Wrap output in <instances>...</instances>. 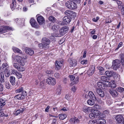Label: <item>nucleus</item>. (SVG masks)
Here are the masks:
<instances>
[{
	"label": "nucleus",
	"instance_id": "57",
	"mask_svg": "<svg viewBox=\"0 0 124 124\" xmlns=\"http://www.w3.org/2000/svg\"><path fill=\"white\" fill-rule=\"evenodd\" d=\"M16 75L18 78H21L22 77V75L21 74H20L18 72L16 74Z\"/></svg>",
	"mask_w": 124,
	"mask_h": 124
},
{
	"label": "nucleus",
	"instance_id": "33",
	"mask_svg": "<svg viewBox=\"0 0 124 124\" xmlns=\"http://www.w3.org/2000/svg\"><path fill=\"white\" fill-rule=\"evenodd\" d=\"M113 76H114L115 79H116L117 80H119L120 78L119 75L117 73L114 72L113 73Z\"/></svg>",
	"mask_w": 124,
	"mask_h": 124
},
{
	"label": "nucleus",
	"instance_id": "21",
	"mask_svg": "<svg viewBox=\"0 0 124 124\" xmlns=\"http://www.w3.org/2000/svg\"><path fill=\"white\" fill-rule=\"evenodd\" d=\"M96 90L97 93L100 97H104V93L102 90L99 88H97Z\"/></svg>",
	"mask_w": 124,
	"mask_h": 124
},
{
	"label": "nucleus",
	"instance_id": "54",
	"mask_svg": "<svg viewBox=\"0 0 124 124\" xmlns=\"http://www.w3.org/2000/svg\"><path fill=\"white\" fill-rule=\"evenodd\" d=\"M89 116V117L91 118H93L95 117V116L94 115L93 112L92 113H90Z\"/></svg>",
	"mask_w": 124,
	"mask_h": 124
},
{
	"label": "nucleus",
	"instance_id": "18",
	"mask_svg": "<svg viewBox=\"0 0 124 124\" xmlns=\"http://www.w3.org/2000/svg\"><path fill=\"white\" fill-rule=\"evenodd\" d=\"M82 110L86 113H88L91 112L92 110V108L91 107L84 106L82 107Z\"/></svg>",
	"mask_w": 124,
	"mask_h": 124
},
{
	"label": "nucleus",
	"instance_id": "46",
	"mask_svg": "<svg viewBox=\"0 0 124 124\" xmlns=\"http://www.w3.org/2000/svg\"><path fill=\"white\" fill-rule=\"evenodd\" d=\"M23 91V87H21L20 88H19L18 89L16 90L15 92L16 93H20L21 92H22Z\"/></svg>",
	"mask_w": 124,
	"mask_h": 124
},
{
	"label": "nucleus",
	"instance_id": "15",
	"mask_svg": "<svg viewBox=\"0 0 124 124\" xmlns=\"http://www.w3.org/2000/svg\"><path fill=\"white\" fill-rule=\"evenodd\" d=\"M12 28L8 26H5L0 28V33H4L7 30H9L12 29Z\"/></svg>",
	"mask_w": 124,
	"mask_h": 124
},
{
	"label": "nucleus",
	"instance_id": "51",
	"mask_svg": "<svg viewBox=\"0 0 124 124\" xmlns=\"http://www.w3.org/2000/svg\"><path fill=\"white\" fill-rule=\"evenodd\" d=\"M4 109H1L0 110V116L2 117L4 115V114L3 112H4Z\"/></svg>",
	"mask_w": 124,
	"mask_h": 124
},
{
	"label": "nucleus",
	"instance_id": "3",
	"mask_svg": "<svg viewBox=\"0 0 124 124\" xmlns=\"http://www.w3.org/2000/svg\"><path fill=\"white\" fill-rule=\"evenodd\" d=\"M16 58L17 62L20 64L22 66H24L26 62V58L17 56H16Z\"/></svg>",
	"mask_w": 124,
	"mask_h": 124
},
{
	"label": "nucleus",
	"instance_id": "17",
	"mask_svg": "<svg viewBox=\"0 0 124 124\" xmlns=\"http://www.w3.org/2000/svg\"><path fill=\"white\" fill-rule=\"evenodd\" d=\"M69 62L70 67H74L76 66L77 64V60L74 59H70L69 60Z\"/></svg>",
	"mask_w": 124,
	"mask_h": 124
},
{
	"label": "nucleus",
	"instance_id": "23",
	"mask_svg": "<svg viewBox=\"0 0 124 124\" xmlns=\"http://www.w3.org/2000/svg\"><path fill=\"white\" fill-rule=\"evenodd\" d=\"M25 53L31 55L34 53V51L32 49L28 48H26L25 49Z\"/></svg>",
	"mask_w": 124,
	"mask_h": 124
},
{
	"label": "nucleus",
	"instance_id": "58",
	"mask_svg": "<svg viewBox=\"0 0 124 124\" xmlns=\"http://www.w3.org/2000/svg\"><path fill=\"white\" fill-rule=\"evenodd\" d=\"M101 80L103 81H105V80L107 79V77L105 76H102L101 77Z\"/></svg>",
	"mask_w": 124,
	"mask_h": 124
},
{
	"label": "nucleus",
	"instance_id": "50",
	"mask_svg": "<svg viewBox=\"0 0 124 124\" xmlns=\"http://www.w3.org/2000/svg\"><path fill=\"white\" fill-rule=\"evenodd\" d=\"M119 92H121L124 91V88L122 87H119L116 89Z\"/></svg>",
	"mask_w": 124,
	"mask_h": 124
},
{
	"label": "nucleus",
	"instance_id": "52",
	"mask_svg": "<svg viewBox=\"0 0 124 124\" xmlns=\"http://www.w3.org/2000/svg\"><path fill=\"white\" fill-rule=\"evenodd\" d=\"M56 23L59 25H65L63 21L62 22L61 21H57L56 22Z\"/></svg>",
	"mask_w": 124,
	"mask_h": 124
},
{
	"label": "nucleus",
	"instance_id": "49",
	"mask_svg": "<svg viewBox=\"0 0 124 124\" xmlns=\"http://www.w3.org/2000/svg\"><path fill=\"white\" fill-rule=\"evenodd\" d=\"M116 64H114L113 63L112 67V68L115 70H116L118 68L120 67L118 66H117L116 65Z\"/></svg>",
	"mask_w": 124,
	"mask_h": 124
},
{
	"label": "nucleus",
	"instance_id": "38",
	"mask_svg": "<svg viewBox=\"0 0 124 124\" xmlns=\"http://www.w3.org/2000/svg\"><path fill=\"white\" fill-rule=\"evenodd\" d=\"M0 81L1 83L4 82L5 81L4 75L3 73L0 74Z\"/></svg>",
	"mask_w": 124,
	"mask_h": 124
},
{
	"label": "nucleus",
	"instance_id": "62",
	"mask_svg": "<svg viewBox=\"0 0 124 124\" xmlns=\"http://www.w3.org/2000/svg\"><path fill=\"white\" fill-rule=\"evenodd\" d=\"M46 73L47 74H48L49 75L50 74H53V72L52 70H47L46 71Z\"/></svg>",
	"mask_w": 124,
	"mask_h": 124
},
{
	"label": "nucleus",
	"instance_id": "25",
	"mask_svg": "<svg viewBox=\"0 0 124 124\" xmlns=\"http://www.w3.org/2000/svg\"><path fill=\"white\" fill-rule=\"evenodd\" d=\"M97 123L98 124H104L106 123V120L103 119L101 118L96 119Z\"/></svg>",
	"mask_w": 124,
	"mask_h": 124
},
{
	"label": "nucleus",
	"instance_id": "5",
	"mask_svg": "<svg viewBox=\"0 0 124 124\" xmlns=\"http://www.w3.org/2000/svg\"><path fill=\"white\" fill-rule=\"evenodd\" d=\"M13 66L20 71L23 72L25 70V69L23 68V66L20 64L19 65L18 63H14L13 64Z\"/></svg>",
	"mask_w": 124,
	"mask_h": 124
},
{
	"label": "nucleus",
	"instance_id": "61",
	"mask_svg": "<svg viewBox=\"0 0 124 124\" xmlns=\"http://www.w3.org/2000/svg\"><path fill=\"white\" fill-rule=\"evenodd\" d=\"M11 85L10 84H6L5 85V87L8 89H9L10 88Z\"/></svg>",
	"mask_w": 124,
	"mask_h": 124
},
{
	"label": "nucleus",
	"instance_id": "22",
	"mask_svg": "<svg viewBox=\"0 0 124 124\" xmlns=\"http://www.w3.org/2000/svg\"><path fill=\"white\" fill-rule=\"evenodd\" d=\"M10 7L12 10L15 9L16 8H18L17 7V5L16 0H12V3L10 5Z\"/></svg>",
	"mask_w": 124,
	"mask_h": 124
},
{
	"label": "nucleus",
	"instance_id": "31",
	"mask_svg": "<svg viewBox=\"0 0 124 124\" xmlns=\"http://www.w3.org/2000/svg\"><path fill=\"white\" fill-rule=\"evenodd\" d=\"M119 56L121 59L122 64L123 66H124V54H121L119 55Z\"/></svg>",
	"mask_w": 124,
	"mask_h": 124
},
{
	"label": "nucleus",
	"instance_id": "24",
	"mask_svg": "<svg viewBox=\"0 0 124 124\" xmlns=\"http://www.w3.org/2000/svg\"><path fill=\"white\" fill-rule=\"evenodd\" d=\"M95 66L93 65H92L90 67V69L88 71L90 75H92L93 73L95 71Z\"/></svg>",
	"mask_w": 124,
	"mask_h": 124
},
{
	"label": "nucleus",
	"instance_id": "30",
	"mask_svg": "<svg viewBox=\"0 0 124 124\" xmlns=\"http://www.w3.org/2000/svg\"><path fill=\"white\" fill-rule=\"evenodd\" d=\"M12 49L15 52H16L20 54L22 53V51L20 49L16 47H12Z\"/></svg>",
	"mask_w": 124,
	"mask_h": 124
},
{
	"label": "nucleus",
	"instance_id": "37",
	"mask_svg": "<svg viewBox=\"0 0 124 124\" xmlns=\"http://www.w3.org/2000/svg\"><path fill=\"white\" fill-rule=\"evenodd\" d=\"M120 61L118 59H116L114 60L113 62V63L116 64V65L120 67Z\"/></svg>",
	"mask_w": 124,
	"mask_h": 124
},
{
	"label": "nucleus",
	"instance_id": "39",
	"mask_svg": "<svg viewBox=\"0 0 124 124\" xmlns=\"http://www.w3.org/2000/svg\"><path fill=\"white\" fill-rule=\"evenodd\" d=\"M88 100L87 101V104L90 105H93L94 104V100Z\"/></svg>",
	"mask_w": 124,
	"mask_h": 124
},
{
	"label": "nucleus",
	"instance_id": "20",
	"mask_svg": "<svg viewBox=\"0 0 124 124\" xmlns=\"http://www.w3.org/2000/svg\"><path fill=\"white\" fill-rule=\"evenodd\" d=\"M70 122L71 124H78L79 120L77 118L75 117L71 118L70 120Z\"/></svg>",
	"mask_w": 124,
	"mask_h": 124
},
{
	"label": "nucleus",
	"instance_id": "1",
	"mask_svg": "<svg viewBox=\"0 0 124 124\" xmlns=\"http://www.w3.org/2000/svg\"><path fill=\"white\" fill-rule=\"evenodd\" d=\"M1 67L6 76V77H9L10 75V70H9V66L8 64L7 63H4L2 64Z\"/></svg>",
	"mask_w": 124,
	"mask_h": 124
},
{
	"label": "nucleus",
	"instance_id": "40",
	"mask_svg": "<svg viewBox=\"0 0 124 124\" xmlns=\"http://www.w3.org/2000/svg\"><path fill=\"white\" fill-rule=\"evenodd\" d=\"M93 112L95 116L101 115L100 112L97 110H94Z\"/></svg>",
	"mask_w": 124,
	"mask_h": 124
},
{
	"label": "nucleus",
	"instance_id": "27",
	"mask_svg": "<svg viewBox=\"0 0 124 124\" xmlns=\"http://www.w3.org/2000/svg\"><path fill=\"white\" fill-rule=\"evenodd\" d=\"M15 77L11 76L9 78V81L11 84L12 85H14L15 84Z\"/></svg>",
	"mask_w": 124,
	"mask_h": 124
},
{
	"label": "nucleus",
	"instance_id": "14",
	"mask_svg": "<svg viewBox=\"0 0 124 124\" xmlns=\"http://www.w3.org/2000/svg\"><path fill=\"white\" fill-rule=\"evenodd\" d=\"M38 23L40 25H42L45 23V21L44 18L42 16H38L37 18Z\"/></svg>",
	"mask_w": 124,
	"mask_h": 124
},
{
	"label": "nucleus",
	"instance_id": "45",
	"mask_svg": "<svg viewBox=\"0 0 124 124\" xmlns=\"http://www.w3.org/2000/svg\"><path fill=\"white\" fill-rule=\"evenodd\" d=\"M27 94V92L25 91H23L22 92V97L23 98V99H24L26 97Z\"/></svg>",
	"mask_w": 124,
	"mask_h": 124
},
{
	"label": "nucleus",
	"instance_id": "60",
	"mask_svg": "<svg viewBox=\"0 0 124 124\" xmlns=\"http://www.w3.org/2000/svg\"><path fill=\"white\" fill-rule=\"evenodd\" d=\"M21 112V110L20 109L17 110L15 113V115H19Z\"/></svg>",
	"mask_w": 124,
	"mask_h": 124
},
{
	"label": "nucleus",
	"instance_id": "10",
	"mask_svg": "<svg viewBox=\"0 0 124 124\" xmlns=\"http://www.w3.org/2000/svg\"><path fill=\"white\" fill-rule=\"evenodd\" d=\"M46 82L49 85H55L56 81L55 79L54 78L49 77L46 79Z\"/></svg>",
	"mask_w": 124,
	"mask_h": 124
},
{
	"label": "nucleus",
	"instance_id": "47",
	"mask_svg": "<svg viewBox=\"0 0 124 124\" xmlns=\"http://www.w3.org/2000/svg\"><path fill=\"white\" fill-rule=\"evenodd\" d=\"M96 119L91 120L89 121V124H95V123H97Z\"/></svg>",
	"mask_w": 124,
	"mask_h": 124
},
{
	"label": "nucleus",
	"instance_id": "26",
	"mask_svg": "<svg viewBox=\"0 0 124 124\" xmlns=\"http://www.w3.org/2000/svg\"><path fill=\"white\" fill-rule=\"evenodd\" d=\"M109 92L113 97H116L118 95V93L116 91L114 90L112 91L110 90H109Z\"/></svg>",
	"mask_w": 124,
	"mask_h": 124
},
{
	"label": "nucleus",
	"instance_id": "32",
	"mask_svg": "<svg viewBox=\"0 0 124 124\" xmlns=\"http://www.w3.org/2000/svg\"><path fill=\"white\" fill-rule=\"evenodd\" d=\"M6 104L5 101L2 99H0V108H2Z\"/></svg>",
	"mask_w": 124,
	"mask_h": 124
},
{
	"label": "nucleus",
	"instance_id": "13",
	"mask_svg": "<svg viewBox=\"0 0 124 124\" xmlns=\"http://www.w3.org/2000/svg\"><path fill=\"white\" fill-rule=\"evenodd\" d=\"M71 18L69 16H66L63 18V20L65 25H67L71 21Z\"/></svg>",
	"mask_w": 124,
	"mask_h": 124
},
{
	"label": "nucleus",
	"instance_id": "43",
	"mask_svg": "<svg viewBox=\"0 0 124 124\" xmlns=\"http://www.w3.org/2000/svg\"><path fill=\"white\" fill-rule=\"evenodd\" d=\"M46 84L44 81H42L39 84L40 87L42 88H45Z\"/></svg>",
	"mask_w": 124,
	"mask_h": 124
},
{
	"label": "nucleus",
	"instance_id": "44",
	"mask_svg": "<svg viewBox=\"0 0 124 124\" xmlns=\"http://www.w3.org/2000/svg\"><path fill=\"white\" fill-rule=\"evenodd\" d=\"M15 98L16 99L19 100H22L23 99L21 94H18L15 96Z\"/></svg>",
	"mask_w": 124,
	"mask_h": 124
},
{
	"label": "nucleus",
	"instance_id": "4",
	"mask_svg": "<svg viewBox=\"0 0 124 124\" xmlns=\"http://www.w3.org/2000/svg\"><path fill=\"white\" fill-rule=\"evenodd\" d=\"M64 14L67 16H71L72 18H75L76 17L77 14L75 12L70 10H67L64 12Z\"/></svg>",
	"mask_w": 124,
	"mask_h": 124
},
{
	"label": "nucleus",
	"instance_id": "36",
	"mask_svg": "<svg viewBox=\"0 0 124 124\" xmlns=\"http://www.w3.org/2000/svg\"><path fill=\"white\" fill-rule=\"evenodd\" d=\"M113 72H114L113 71H107L105 72L104 74L108 76L111 77L112 76H113Z\"/></svg>",
	"mask_w": 124,
	"mask_h": 124
},
{
	"label": "nucleus",
	"instance_id": "16",
	"mask_svg": "<svg viewBox=\"0 0 124 124\" xmlns=\"http://www.w3.org/2000/svg\"><path fill=\"white\" fill-rule=\"evenodd\" d=\"M107 81L99 82L97 83V85L99 88V89H106V86L105 85L106 82Z\"/></svg>",
	"mask_w": 124,
	"mask_h": 124
},
{
	"label": "nucleus",
	"instance_id": "59",
	"mask_svg": "<svg viewBox=\"0 0 124 124\" xmlns=\"http://www.w3.org/2000/svg\"><path fill=\"white\" fill-rule=\"evenodd\" d=\"M79 79V78L78 77H77L76 78L75 80L74 81V84H76L78 82Z\"/></svg>",
	"mask_w": 124,
	"mask_h": 124
},
{
	"label": "nucleus",
	"instance_id": "11",
	"mask_svg": "<svg viewBox=\"0 0 124 124\" xmlns=\"http://www.w3.org/2000/svg\"><path fill=\"white\" fill-rule=\"evenodd\" d=\"M69 30V27L66 26L62 27L60 29L59 33L61 34H65L67 33Z\"/></svg>",
	"mask_w": 124,
	"mask_h": 124
},
{
	"label": "nucleus",
	"instance_id": "29",
	"mask_svg": "<svg viewBox=\"0 0 124 124\" xmlns=\"http://www.w3.org/2000/svg\"><path fill=\"white\" fill-rule=\"evenodd\" d=\"M98 69L99 70L100 74L101 75H103L105 72L104 69L101 66H98Z\"/></svg>",
	"mask_w": 124,
	"mask_h": 124
},
{
	"label": "nucleus",
	"instance_id": "53",
	"mask_svg": "<svg viewBox=\"0 0 124 124\" xmlns=\"http://www.w3.org/2000/svg\"><path fill=\"white\" fill-rule=\"evenodd\" d=\"M69 77L70 78V80L71 81H73L75 78V76L73 75H69Z\"/></svg>",
	"mask_w": 124,
	"mask_h": 124
},
{
	"label": "nucleus",
	"instance_id": "7",
	"mask_svg": "<svg viewBox=\"0 0 124 124\" xmlns=\"http://www.w3.org/2000/svg\"><path fill=\"white\" fill-rule=\"evenodd\" d=\"M42 41L44 47H48V46L50 43L49 39L46 38L44 37L42 39Z\"/></svg>",
	"mask_w": 124,
	"mask_h": 124
},
{
	"label": "nucleus",
	"instance_id": "8",
	"mask_svg": "<svg viewBox=\"0 0 124 124\" xmlns=\"http://www.w3.org/2000/svg\"><path fill=\"white\" fill-rule=\"evenodd\" d=\"M116 1L118 6V8L119 9L121 8L122 14L124 15V4L122 3L121 1L117 0Z\"/></svg>",
	"mask_w": 124,
	"mask_h": 124
},
{
	"label": "nucleus",
	"instance_id": "42",
	"mask_svg": "<svg viewBox=\"0 0 124 124\" xmlns=\"http://www.w3.org/2000/svg\"><path fill=\"white\" fill-rule=\"evenodd\" d=\"M109 111L108 110H106L105 111H104L103 112V114H102L101 115L100 117H101V118H103L105 117V114H108L109 113Z\"/></svg>",
	"mask_w": 124,
	"mask_h": 124
},
{
	"label": "nucleus",
	"instance_id": "55",
	"mask_svg": "<svg viewBox=\"0 0 124 124\" xmlns=\"http://www.w3.org/2000/svg\"><path fill=\"white\" fill-rule=\"evenodd\" d=\"M87 60H83L81 62V63L83 65L86 64L87 63Z\"/></svg>",
	"mask_w": 124,
	"mask_h": 124
},
{
	"label": "nucleus",
	"instance_id": "19",
	"mask_svg": "<svg viewBox=\"0 0 124 124\" xmlns=\"http://www.w3.org/2000/svg\"><path fill=\"white\" fill-rule=\"evenodd\" d=\"M30 23L32 27L35 28H37L38 27V25L33 18H32L31 19L30 21Z\"/></svg>",
	"mask_w": 124,
	"mask_h": 124
},
{
	"label": "nucleus",
	"instance_id": "64",
	"mask_svg": "<svg viewBox=\"0 0 124 124\" xmlns=\"http://www.w3.org/2000/svg\"><path fill=\"white\" fill-rule=\"evenodd\" d=\"M55 76L57 79H58L60 77V75L59 73H56L55 74Z\"/></svg>",
	"mask_w": 124,
	"mask_h": 124
},
{
	"label": "nucleus",
	"instance_id": "48",
	"mask_svg": "<svg viewBox=\"0 0 124 124\" xmlns=\"http://www.w3.org/2000/svg\"><path fill=\"white\" fill-rule=\"evenodd\" d=\"M61 88L59 87V88H57L56 90V93L58 95H60L61 93Z\"/></svg>",
	"mask_w": 124,
	"mask_h": 124
},
{
	"label": "nucleus",
	"instance_id": "9",
	"mask_svg": "<svg viewBox=\"0 0 124 124\" xmlns=\"http://www.w3.org/2000/svg\"><path fill=\"white\" fill-rule=\"evenodd\" d=\"M105 85L107 87H110L112 88H115L116 87V85L114 81H111L110 82L107 81L105 82Z\"/></svg>",
	"mask_w": 124,
	"mask_h": 124
},
{
	"label": "nucleus",
	"instance_id": "35",
	"mask_svg": "<svg viewBox=\"0 0 124 124\" xmlns=\"http://www.w3.org/2000/svg\"><path fill=\"white\" fill-rule=\"evenodd\" d=\"M58 117L60 119L63 120L66 118L67 116L64 114H60L59 115Z\"/></svg>",
	"mask_w": 124,
	"mask_h": 124
},
{
	"label": "nucleus",
	"instance_id": "12",
	"mask_svg": "<svg viewBox=\"0 0 124 124\" xmlns=\"http://www.w3.org/2000/svg\"><path fill=\"white\" fill-rule=\"evenodd\" d=\"M63 65L62 62L58 61H56L55 63V68L56 70H59Z\"/></svg>",
	"mask_w": 124,
	"mask_h": 124
},
{
	"label": "nucleus",
	"instance_id": "2",
	"mask_svg": "<svg viewBox=\"0 0 124 124\" xmlns=\"http://www.w3.org/2000/svg\"><path fill=\"white\" fill-rule=\"evenodd\" d=\"M65 5L68 9L74 10L76 9L77 8V5L73 2L67 1L65 3Z\"/></svg>",
	"mask_w": 124,
	"mask_h": 124
},
{
	"label": "nucleus",
	"instance_id": "6",
	"mask_svg": "<svg viewBox=\"0 0 124 124\" xmlns=\"http://www.w3.org/2000/svg\"><path fill=\"white\" fill-rule=\"evenodd\" d=\"M116 119L118 123V124H124V119L123 116L121 115L116 116Z\"/></svg>",
	"mask_w": 124,
	"mask_h": 124
},
{
	"label": "nucleus",
	"instance_id": "34",
	"mask_svg": "<svg viewBox=\"0 0 124 124\" xmlns=\"http://www.w3.org/2000/svg\"><path fill=\"white\" fill-rule=\"evenodd\" d=\"M60 28V26L58 25H54L52 26V29L54 31H58Z\"/></svg>",
	"mask_w": 124,
	"mask_h": 124
},
{
	"label": "nucleus",
	"instance_id": "28",
	"mask_svg": "<svg viewBox=\"0 0 124 124\" xmlns=\"http://www.w3.org/2000/svg\"><path fill=\"white\" fill-rule=\"evenodd\" d=\"M89 96L93 100H97L95 95L92 92L90 91L88 93Z\"/></svg>",
	"mask_w": 124,
	"mask_h": 124
},
{
	"label": "nucleus",
	"instance_id": "56",
	"mask_svg": "<svg viewBox=\"0 0 124 124\" xmlns=\"http://www.w3.org/2000/svg\"><path fill=\"white\" fill-rule=\"evenodd\" d=\"M94 108L95 109H99L100 108V107L97 104H95L93 106Z\"/></svg>",
	"mask_w": 124,
	"mask_h": 124
},
{
	"label": "nucleus",
	"instance_id": "41",
	"mask_svg": "<svg viewBox=\"0 0 124 124\" xmlns=\"http://www.w3.org/2000/svg\"><path fill=\"white\" fill-rule=\"evenodd\" d=\"M48 19L49 21L53 23L55 22L56 20V19L53 16H50L49 17Z\"/></svg>",
	"mask_w": 124,
	"mask_h": 124
},
{
	"label": "nucleus",
	"instance_id": "63",
	"mask_svg": "<svg viewBox=\"0 0 124 124\" xmlns=\"http://www.w3.org/2000/svg\"><path fill=\"white\" fill-rule=\"evenodd\" d=\"M3 90V88L2 85L0 82V91H2Z\"/></svg>",
	"mask_w": 124,
	"mask_h": 124
}]
</instances>
